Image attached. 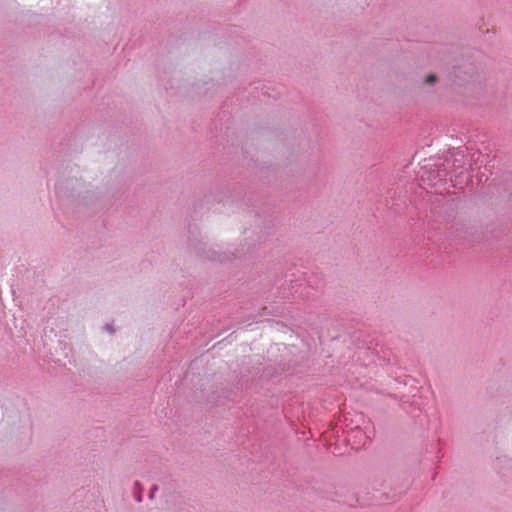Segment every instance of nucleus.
Wrapping results in <instances>:
<instances>
[{"mask_svg": "<svg viewBox=\"0 0 512 512\" xmlns=\"http://www.w3.org/2000/svg\"><path fill=\"white\" fill-rule=\"evenodd\" d=\"M367 436H365L362 431L358 428L351 431V433L347 437V441L351 444V446L355 449L360 448V446H364L366 444Z\"/></svg>", "mask_w": 512, "mask_h": 512, "instance_id": "obj_1", "label": "nucleus"}, {"mask_svg": "<svg viewBox=\"0 0 512 512\" xmlns=\"http://www.w3.org/2000/svg\"><path fill=\"white\" fill-rule=\"evenodd\" d=\"M435 81V76L430 75L426 78L427 83H433Z\"/></svg>", "mask_w": 512, "mask_h": 512, "instance_id": "obj_2", "label": "nucleus"}, {"mask_svg": "<svg viewBox=\"0 0 512 512\" xmlns=\"http://www.w3.org/2000/svg\"><path fill=\"white\" fill-rule=\"evenodd\" d=\"M156 490H157V488H156V487H154V488L152 489V491H151V493H150V498H152V497H153V493H154Z\"/></svg>", "mask_w": 512, "mask_h": 512, "instance_id": "obj_4", "label": "nucleus"}, {"mask_svg": "<svg viewBox=\"0 0 512 512\" xmlns=\"http://www.w3.org/2000/svg\"><path fill=\"white\" fill-rule=\"evenodd\" d=\"M105 328H106V330H107V331H109V332H112V331H113L110 325H106V327H105Z\"/></svg>", "mask_w": 512, "mask_h": 512, "instance_id": "obj_3", "label": "nucleus"}]
</instances>
